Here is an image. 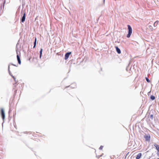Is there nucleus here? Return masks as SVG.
<instances>
[{
	"instance_id": "f03ea898",
	"label": "nucleus",
	"mask_w": 159,
	"mask_h": 159,
	"mask_svg": "<svg viewBox=\"0 0 159 159\" xmlns=\"http://www.w3.org/2000/svg\"><path fill=\"white\" fill-rule=\"evenodd\" d=\"M23 16L20 18V23H23L25 20L26 17V13L25 11H23Z\"/></svg>"
},
{
	"instance_id": "4be33fe9",
	"label": "nucleus",
	"mask_w": 159,
	"mask_h": 159,
	"mask_svg": "<svg viewBox=\"0 0 159 159\" xmlns=\"http://www.w3.org/2000/svg\"><path fill=\"white\" fill-rule=\"evenodd\" d=\"M117 43H119V42H118V41H116V43H117Z\"/></svg>"
},
{
	"instance_id": "a211bd4d",
	"label": "nucleus",
	"mask_w": 159,
	"mask_h": 159,
	"mask_svg": "<svg viewBox=\"0 0 159 159\" xmlns=\"http://www.w3.org/2000/svg\"><path fill=\"white\" fill-rule=\"evenodd\" d=\"M103 148V146H101L99 148V149H101V150Z\"/></svg>"
},
{
	"instance_id": "2eb2a0df",
	"label": "nucleus",
	"mask_w": 159,
	"mask_h": 159,
	"mask_svg": "<svg viewBox=\"0 0 159 159\" xmlns=\"http://www.w3.org/2000/svg\"><path fill=\"white\" fill-rule=\"evenodd\" d=\"M146 80L149 83L150 82V80H149V79L148 78L146 77Z\"/></svg>"
},
{
	"instance_id": "dca6fc26",
	"label": "nucleus",
	"mask_w": 159,
	"mask_h": 159,
	"mask_svg": "<svg viewBox=\"0 0 159 159\" xmlns=\"http://www.w3.org/2000/svg\"><path fill=\"white\" fill-rule=\"evenodd\" d=\"M36 40H35V41L34 43V46L33 47L34 48H35V47L36 44Z\"/></svg>"
},
{
	"instance_id": "9d476101",
	"label": "nucleus",
	"mask_w": 159,
	"mask_h": 159,
	"mask_svg": "<svg viewBox=\"0 0 159 159\" xmlns=\"http://www.w3.org/2000/svg\"><path fill=\"white\" fill-rule=\"evenodd\" d=\"M17 59L18 60V63H19V64H21V61L20 60V57L18 55H17Z\"/></svg>"
},
{
	"instance_id": "6e6552de",
	"label": "nucleus",
	"mask_w": 159,
	"mask_h": 159,
	"mask_svg": "<svg viewBox=\"0 0 159 159\" xmlns=\"http://www.w3.org/2000/svg\"><path fill=\"white\" fill-rule=\"evenodd\" d=\"M116 51L118 54H120L121 53V51L120 49L117 46L115 47Z\"/></svg>"
},
{
	"instance_id": "1a4fd4ad",
	"label": "nucleus",
	"mask_w": 159,
	"mask_h": 159,
	"mask_svg": "<svg viewBox=\"0 0 159 159\" xmlns=\"http://www.w3.org/2000/svg\"><path fill=\"white\" fill-rule=\"evenodd\" d=\"M142 153H139L136 157V159H139L142 156Z\"/></svg>"
},
{
	"instance_id": "ddd939ff",
	"label": "nucleus",
	"mask_w": 159,
	"mask_h": 159,
	"mask_svg": "<svg viewBox=\"0 0 159 159\" xmlns=\"http://www.w3.org/2000/svg\"><path fill=\"white\" fill-rule=\"evenodd\" d=\"M150 98L152 100H154L155 99V97L153 95L151 96Z\"/></svg>"
},
{
	"instance_id": "f8f14e48",
	"label": "nucleus",
	"mask_w": 159,
	"mask_h": 159,
	"mask_svg": "<svg viewBox=\"0 0 159 159\" xmlns=\"http://www.w3.org/2000/svg\"><path fill=\"white\" fill-rule=\"evenodd\" d=\"M42 51H43V49L42 48H41V49H40V58H41V56H42Z\"/></svg>"
},
{
	"instance_id": "aec40b11",
	"label": "nucleus",
	"mask_w": 159,
	"mask_h": 159,
	"mask_svg": "<svg viewBox=\"0 0 159 159\" xmlns=\"http://www.w3.org/2000/svg\"><path fill=\"white\" fill-rule=\"evenodd\" d=\"M105 0H103V2L104 3Z\"/></svg>"
},
{
	"instance_id": "b1692460",
	"label": "nucleus",
	"mask_w": 159,
	"mask_h": 159,
	"mask_svg": "<svg viewBox=\"0 0 159 159\" xmlns=\"http://www.w3.org/2000/svg\"><path fill=\"white\" fill-rule=\"evenodd\" d=\"M157 159H159V158H158Z\"/></svg>"
},
{
	"instance_id": "20e7f679",
	"label": "nucleus",
	"mask_w": 159,
	"mask_h": 159,
	"mask_svg": "<svg viewBox=\"0 0 159 159\" xmlns=\"http://www.w3.org/2000/svg\"><path fill=\"white\" fill-rule=\"evenodd\" d=\"M154 145L156 147V149L157 150V156L159 157V145L155 144Z\"/></svg>"
},
{
	"instance_id": "f3484780",
	"label": "nucleus",
	"mask_w": 159,
	"mask_h": 159,
	"mask_svg": "<svg viewBox=\"0 0 159 159\" xmlns=\"http://www.w3.org/2000/svg\"><path fill=\"white\" fill-rule=\"evenodd\" d=\"M153 115L152 114V115H150V118L152 120L153 119Z\"/></svg>"
},
{
	"instance_id": "6ab92c4d",
	"label": "nucleus",
	"mask_w": 159,
	"mask_h": 159,
	"mask_svg": "<svg viewBox=\"0 0 159 159\" xmlns=\"http://www.w3.org/2000/svg\"><path fill=\"white\" fill-rule=\"evenodd\" d=\"M10 67L9 66H8V70H9Z\"/></svg>"
},
{
	"instance_id": "423d86ee",
	"label": "nucleus",
	"mask_w": 159,
	"mask_h": 159,
	"mask_svg": "<svg viewBox=\"0 0 159 159\" xmlns=\"http://www.w3.org/2000/svg\"><path fill=\"white\" fill-rule=\"evenodd\" d=\"M71 53V52H67L66 53L65 56V59L66 60H67L69 57Z\"/></svg>"
},
{
	"instance_id": "39448f33",
	"label": "nucleus",
	"mask_w": 159,
	"mask_h": 159,
	"mask_svg": "<svg viewBox=\"0 0 159 159\" xmlns=\"http://www.w3.org/2000/svg\"><path fill=\"white\" fill-rule=\"evenodd\" d=\"M1 115L2 117V118L3 120H4L5 118V114L4 113V110L3 109H1Z\"/></svg>"
},
{
	"instance_id": "412c9836",
	"label": "nucleus",
	"mask_w": 159,
	"mask_h": 159,
	"mask_svg": "<svg viewBox=\"0 0 159 159\" xmlns=\"http://www.w3.org/2000/svg\"><path fill=\"white\" fill-rule=\"evenodd\" d=\"M34 40H36V38L35 37Z\"/></svg>"
},
{
	"instance_id": "5701e85b",
	"label": "nucleus",
	"mask_w": 159,
	"mask_h": 159,
	"mask_svg": "<svg viewBox=\"0 0 159 159\" xmlns=\"http://www.w3.org/2000/svg\"><path fill=\"white\" fill-rule=\"evenodd\" d=\"M22 12H23V11H22H22H21V13H22Z\"/></svg>"
},
{
	"instance_id": "0eeeda50",
	"label": "nucleus",
	"mask_w": 159,
	"mask_h": 159,
	"mask_svg": "<svg viewBox=\"0 0 159 159\" xmlns=\"http://www.w3.org/2000/svg\"><path fill=\"white\" fill-rule=\"evenodd\" d=\"M4 3L3 4V8H4ZM3 12V9H2V5H0V13H1V14Z\"/></svg>"
},
{
	"instance_id": "4468645a",
	"label": "nucleus",
	"mask_w": 159,
	"mask_h": 159,
	"mask_svg": "<svg viewBox=\"0 0 159 159\" xmlns=\"http://www.w3.org/2000/svg\"><path fill=\"white\" fill-rule=\"evenodd\" d=\"M148 27L149 28V29L151 30H152L153 29L152 26L151 25H149Z\"/></svg>"
},
{
	"instance_id": "9b49d317",
	"label": "nucleus",
	"mask_w": 159,
	"mask_h": 159,
	"mask_svg": "<svg viewBox=\"0 0 159 159\" xmlns=\"http://www.w3.org/2000/svg\"><path fill=\"white\" fill-rule=\"evenodd\" d=\"M158 20H157L156 21H155L153 24L154 26V27H156L157 25L158 24Z\"/></svg>"
},
{
	"instance_id": "7ed1b4c3",
	"label": "nucleus",
	"mask_w": 159,
	"mask_h": 159,
	"mask_svg": "<svg viewBox=\"0 0 159 159\" xmlns=\"http://www.w3.org/2000/svg\"><path fill=\"white\" fill-rule=\"evenodd\" d=\"M144 138L146 141L149 142L150 141L151 136L149 134L145 135L144 136Z\"/></svg>"
},
{
	"instance_id": "f257e3e1",
	"label": "nucleus",
	"mask_w": 159,
	"mask_h": 159,
	"mask_svg": "<svg viewBox=\"0 0 159 159\" xmlns=\"http://www.w3.org/2000/svg\"><path fill=\"white\" fill-rule=\"evenodd\" d=\"M127 26L128 29V33L127 35V37L129 38L132 33V28L131 26L129 25H127Z\"/></svg>"
}]
</instances>
